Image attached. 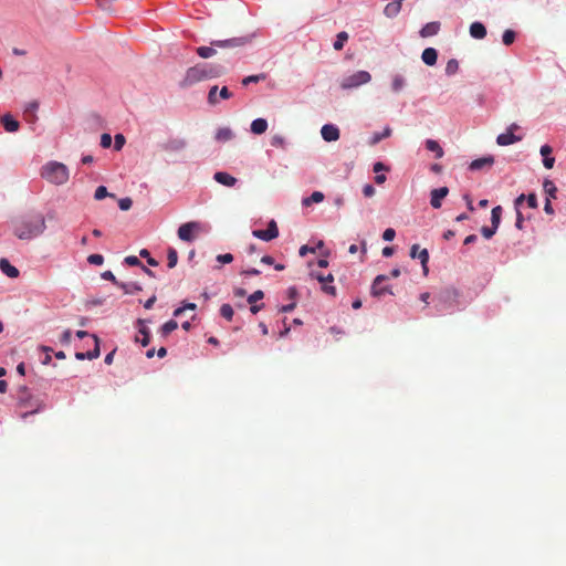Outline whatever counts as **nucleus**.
<instances>
[{
	"label": "nucleus",
	"instance_id": "obj_11",
	"mask_svg": "<svg viewBox=\"0 0 566 566\" xmlns=\"http://www.w3.org/2000/svg\"><path fill=\"white\" fill-rule=\"evenodd\" d=\"M449 193V189L447 187H441V188H437V189H433L431 191V199H430V205L432 206V208L434 209H439L441 207V201L443 198H446Z\"/></svg>",
	"mask_w": 566,
	"mask_h": 566
},
{
	"label": "nucleus",
	"instance_id": "obj_20",
	"mask_svg": "<svg viewBox=\"0 0 566 566\" xmlns=\"http://www.w3.org/2000/svg\"><path fill=\"white\" fill-rule=\"evenodd\" d=\"M421 59L424 64L432 66L437 63L438 52L433 48H427L423 50Z\"/></svg>",
	"mask_w": 566,
	"mask_h": 566
},
{
	"label": "nucleus",
	"instance_id": "obj_25",
	"mask_svg": "<svg viewBox=\"0 0 566 566\" xmlns=\"http://www.w3.org/2000/svg\"><path fill=\"white\" fill-rule=\"evenodd\" d=\"M426 147L428 150L433 151L436 154V158H441L444 154L439 143L433 139H427Z\"/></svg>",
	"mask_w": 566,
	"mask_h": 566
},
{
	"label": "nucleus",
	"instance_id": "obj_55",
	"mask_svg": "<svg viewBox=\"0 0 566 566\" xmlns=\"http://www.w3.org/2000/svg\"><path fill=\"white\" fill-rule=\"evenodd\" d=\"M376 190L373 185L367 184L363 187V193L365 197H373L375 195Z\"/></svg>",
	"mask_w": 566,
	"mask_h": 566
},
{
	"label": "nucleus",
	"instance_id": "obj_12",
	"mask_svg": "<svg viewBox=\"0 0 566 566\" xmlns=\"http://www.w3.org/2000/svg\"><path fill=\"white\" fill-rule=\"evenodd\" d=\"M138 326V333L142 335V337L136 336V342H139L142 346L146 347L150 343V335L149 329L146 326V321L139 318L137 321Z\"/></svg>",
	"mask_w": 566,
	"mask_h": 566
},
{
	"label": "nucleus",
	"instance_id": "obj_46",
	"mask_svg": "<svg viewBox=\"0 0 566 566\" xmlns=\"http://www.w3.org/2000/svg\"><path fill=\"white\" fill-rule=\"evenodd\" d=\"M87 261L94 265H102L104 263V256L102 254H91Z\"/></svg>",
	"mask_w": 566,
	"mask_h": 566
},
{
	"label": "nucleus",
	"instance_id": "obj_18",
	"mask_svg": "<svg viewBox=\"0 0 566 566\" xmlns=\"http://www.w3.org/2000/svg\"><path fill=\"white\" fill-rule=\"evenodd\" d=\"M521 139H522V137L515 136L514 133L506 132V133L500 134L497 136L496 143L500 146H509L516 142H520Z\"/></svg>",
	"mask_w": 566,
	"mask_h": 566
},
{
	"label": "nucleus",
	"instance_id": "obj_32",
	"mask_svg": "<svg viewBox=\"0 0 566 566\" xmlns=\"http://www.w3.org/2000/svg\"><path fill=\"white\" fill-rule=\"evenodd\" d=\"M347 40H348V34H347V32H345V31L339 32V33L336 35V40H335V42H334V44H333L334 49H335L336 51H340V50L344 48L345 42H346Z\"/></svg>",
	"mask_w": 566,
	"mask_h": 566
},
{
	"label": "nucleus",
	"instance_id": "obj_17",
	"mask_svg": "<svg viewBox=\"0 0 566 566\" xmlns=\"http://www.w3.org/2000/svg\"><path fill=\"white\" fill-rule=\"evenodd\" d=\"M1 123L4 127V129L9 133H14L19 129L20 124L11 114H4L1 117Z\"/></svg>",
	"mask_w": 566,
	"mask_h": 566
},
{
	"label": "nucleus",
	"instance_id": "obj_35",
	"mask_svg": "<svg viewBox=\"0 0 566 566\" xmlns=\"http://www.w3.org/2000/svg\"><path fill=\"white\" fill-rule=\"evenodd\" d=\"M265 77H266V75L264 73L256 74V75H249L242 80V85L248 86L251 83H258L260 81H264Z\"/></svg>",
	"mask_w": 566,
	"mask_h": 566
},
{
	"label": "nucleus",
	"instance_id": "obj_61",
	"mask_svg": "<svg viewBox=\"0 0 566 566\" xmlns=\"http://www.w3.org/2000/svg\"><path fill=\"white\" fill-rule=\"evenodd\" d=\"M554 163H555V159H554V157H551V156L544 157V159H543V165L547 169H552L554 167Z\"/></svg>",
	"mask_w": 566,
	"mask_h": 566
},
{
	"label": "nucleus",
	"instance_id": "obj_47",
	"mask_svg": "<svg viewBox=\"0 0 566 566\" xmlns=\"http://www.w3.org/2000/svg\"><path fill=\"white\" fill-rule=\"evenodd\" d=\"M263 297H264V293L261 290H258V291L253 292L251 295H249L248 302L250 304H253V303H256L258 301L262 300Z\"/></svg>",
	"mask_w": 566,
	"mask_h": 566
},
{
	"label": "nucleus",
	"instance_id": "obj_29",
	"mask_svg": "<svg viewBox=\"0 0 566 566\" xmlns=\"http://www.w3.org/2000/svg\"><path fill=\"white\" fill-rule=\"evenodd\" d=\"M416 259L420 260V263H421L422 269H423V273H424V275H427L428 272H429V269H428L429 252H428V250L427 249H421L419 251V253L417 254Z\"/></svg>",
	"mask_w": 566,
	"mask_h": 566
},
{
	"label": "nucleus",
	"instance_id": "obj_22",
	"mask_svg": "<svg viewBox=\"0 0 566 566\" xmlns=\"http://www.w3.org/2000/svg\"><path fill=\"white\" fill-rule=\"evenodd\" d=\"M440 30L439 22H429L422 27L420 30V35L422 38H429L436 35Z\"/></svg>",
	"mask_w": 566,
	"mask_h": 566
},
{
	"label": "nucleus",
	"instance_id": "obj_34",
	"mask_svg": "<svg viewBox=\"0 0 566 566\" xmlns=\"http://www.w3.org/2000/svg\"><path fill=\"white\" fill-rule=\"evenodd\" d=\"M391 128L387 126L381 133L374 134L370 144L376 145L381 139L389 137L391 135Z\"/></svg>",
	"mask_w": 566,
	"mask_h": 566
},
{
	"label": "nucleus",
	"instance_id": "obj_51",
	"mask_svg": "<svg viewBox=\"0 0 566 566\" xmlns=\"http://www.w3.org/2000/svg\"><path fill=\"white\" fill-rule=\"evenodd\" d=\"M217 261L223 264H228L233 261V255L231 253L219 254L217 256Z\"/></svg>",
	"mask_w": 566,
	"mask_h": 566
},
{
	"label": "nucleus",
	"instance_id": "obj_30",
	"mask_svg": "<svg viewBox=\"0 0 566 566\" xmlns=\"http://www.w3.org/2000/svg\"><path fill=\"white\" fill-rule=\"evenodd\" d=\"M501 217H502V207L501 206L494 207L491 211V223H492V227H494L495 229H497L500 226Z\"/></svg>",
	"mask_w": 566,
	"mask_h": 566
},
{
	"label": "nucleus",
	"instance_id": "obj_64",
	"mask_svg": "<svg viewBox=\"0 0 566 566\" xmlns=\"http://www.w3.org/2000/svg\"><path fill=\"white\" fill-rule=\"evenodd\" d=\"M551 153H552V147H551V146H548V145H543V146L541 147V155H542L543 157H548V156L551 155Z\"/></svg>",
	"mask_w": 566,
	"mask_h": 566
},
{
	"label": "nucleus",
	"instance_id": "obj_38",
	"mask_svg": "<svg viewBox=\"0 0 566 566\" xmlns=\"http://www.w3.org/2000/svg\"><path fill=\"white\" fill-rule=\"evenodd\" d=\"M108 196L114 197V195L108 193L107 188L105 186H98L94 193V198L96 200H102Z\"/></svg>",
	"mask_w": 566,
	"mask_h": 566
},
{
	"label": "nucleus",
	"instance_id": "obj_10",
	"mask_svg": "<svg viewBox=\"0 0 566 566\" xmlns=\"http://www.w3.org/2000/svg\"><path fill=\"white\" fill-rule=\"evenodd\" d=\"M321 135L325 142H336L339 139V129L333 124H325L321 129Z\"/></svg>",
	"mask_w": 566,
	"mask_h": 566
},
{
	"label": "nucleus",
	"instance_id": "obj_3",
	"mask_svg": "<svg viewBox=\"0 0 566 566\" xmlns=\"http://www.w3.org/2000/svg\"><path fill=\"white\" fill-rule=\"evenodd\" d=\"M251 41V36H237L227 40H216L211 42V46H199L197 48V54L202 59H209L213 56L217 51L214 48L219 49H233L240 48L248 44Z\"/></svg>",
	"mask_w": 566,
	"mask_h": 566
},
{
	"label": "nucleus",
	"instance_id": "obj_60",
	"mask_svg": "<svg viewBox=\"0 0 566 566\" xmlns=\"http://www.w3.org/2000/svg\"><path fill=\"white\" fill-rule=\"evenodd\" d=\"M523 222H524V218H523V214L522 212L520 211V209H517L516 211V222H515V227L520 230L523 229Z\"/></svg>",
	"mask_w": 566,
	"mask_h": 566
},
{
	"label": "nucleus",
	"instance_id": "obj_39",
	"mask_svg": "<svg viewBox=\"0 0 566 566\" xmlns=\"http://www.w3.org/2000/svg\"><path fill=\"white\" fill-rule=\"evenodd\" d=\"M403 86H405V78L400 75H396L394 77L392 84H391L392 91L399 92L402 90Z\"/></svg>",
	"mask_w": 566,
	"mask_h": 566
},
{
	"label": "nucleus",
	"instance_id": "obj_27",
	"mask_svg": "<svg viewBox=\"0 0 566 566\" xmlns=\"http://www.w3.org/2000/svg\"><path fill=\"white\" fill-rule=\"evenodd\" d=\"M177 328H178V323L174 319H170V321L166 322L160 327V334H161V336L167 337L170 333H172Z\"/></svg>",
	"mask_w": 566,
	"mask_h": 566
},
{
	"label": "nucleus",
	"instance_id": "obj_24",
	"mask_svg": "<svg viewBox=\"0 0 566 566\" xmlns=\"http://www.w3.org/2000/svg\"><path fill=\"white\" fill-rule=\"evenodd\" d=\"M324 200V193L321 191H314L310 197L303 198L302 205L310 207L312 203H318Z\"/></svg>",
	"mask_w": 566,
	"mask_h": 566
},
{
	"label": "nucleus",
	"instance_id": "obj_45",
	"mask_svg": "<svg viewBox=\"0 0 566 566\" xmlns=\"http://www.w3.org/2000/svg\"><path fill=\"white\" fill-rule=\"evenodd\" d=\"M132 205H133V201H132V199H130V198H128V197H126V198H122V199H119V201H118V207H119V209H120V210H123V211H127V210H129V209H130V207H132Z\"/></svg>",
	"mask_w": 566,
	"mask_h": 566
},
{
	"label": "nucleus",
	"instance_id": "obj_49",
	"mask_svg": "<svg viewBox=\"0 0 566 566\" xmlns=\"http://www.w3.org/2000/svg\"><path fill=\"white\" fill-rule=\"evenodd\" d=\"M496 230L497 229L494 227H482L481 233L485 239H491L495 234Z\"/></svg>",
	"mask_w": 566,
	"mask_h": 566
},
{
	"label": "nucleus",
	"instance_id": "obj_37",
	"mask_svg": "<svg viewBox=\"0 0 566 566\" xmlns=\"http://www.w3.org/2000/svg\"><path fill=\"white\" fill-rule=\"evenodd\" d=\"M220 314L222 317H224L227 321H231L233 317V308L230 304H223L220 307Z\"/></svg>",
	"mask_w": 566,
	"mask_h": 566
},
{
	"label": "nucleus",
	"instance_id": "obj_36",
	"mask_svg": "<svg viewBox=\"0 0 566 566\" xmlns=\"http://www.w3.org/2000/svg\"><path fill=\"white\" fill-rule=\"evenodd\" d=\"M459 70V62L455 59H451L448 61L446 65V74L447 75H453Z\"/></svg>",
	"mask_w": 566,
	"mask_h": 566
},
{
	"label": "nucleus",
	"instance_id": "obj_58",
	"mask_svg": "<svg viewBox=\"0 0 566 566\" xmlns=\"http://www.w3.org/2000/svg\"><path fill=\"white\" fill-rule=\"evenodd\" d=\"M219 96L222 99H229L230 97H232V93L229 91V88L227 86H223L219 91Z\"/></svg>",
	"mask_w": 566,
	"mask_h": 566
},
{
	"label": "nucleus",
	"instance_id": "obj_8",
	"mask_svg": "<svg viewBox=\"0 0 566 566\" xmlns=\"http://www.w3.org/2000/svg\"><path fill=\"white\" fill-rule=\"evenodd\" d=\"M187 146V142L184 138L171 137L160 144V149L166 153H180Z\"/></svg>",
	"mask_w": 566,
	"mask_h": 566
},
{
	"label": "nucleus",
	"instance_id": "obj_21",
	"mask_svg": "<svg viewBox=\"0 0 566 566\" xmlns=\"http://www.w3.org/2000/svg\"><path fill=\"white\" fill-rule=\"evenodd\" d=\"M470 35L478 40L484 39L486 36V28L481 22H473L470 25Z\"/></svg>",
	"mask_w": 566,
	"mask_h": 566
},
{
	"label": "nucleus",
	"instance_id": "obj_50",
	"mask_svg": "<svg viewBox=\"0 0 566 566\" xmlns=\"http://www.w3.org/2000/svg\"><path fill=\"white\" fill-rule=\"evenodd\" d=\"M102 277L104 280H107V281H111L113 282L116 286H118L120 284L119 281H117L116 276L113 274L112 271H105L102 273Z\"/></svg>",
	"mask_w": 566,
	"mask_h": 566
},
{
	"label": "nucleus",
	"instance_id": "obj_28",
	"mask_svg": "<svg viewBox=\"0 0 566 566\" xmlns=\"http://www.w3.org/2000/svg\"><path fill=\"white\" fill-rule=\"evenodd\" d=\"M233 137V133L230 128L228 127H223V128H220L218 129L217 134H216V139L218 142H228L230 139H232Z\"/></svg>",
	"mask_w": 566,
	"mask_h": 566
},
{
	"label": "nucleus",
	"instance_id": "obj_2",
	"mask_svg": "<svg viewBox=\"0 0 566 566\" xmlns=\"http://www.w3.org/2000/svg\"><path fill=\"white\" fill-rule=\"evenodd\" d=\"M46 228L43 214L36 213L22 220L14 229L15 235L21 240L33 239L44 232Z\"/></svg>",
	"mask_w": 566,
	"mask_h": 566
},
{
	"label": "nucleus",
	"instance_id": "obj_7",
	"mask_svg": "<svg viewBox=\"0 0 566 566\" xmlns=\"http://www.w3.org/2000/svg\"><path fill=\"white\" fill-rule=\"evenodd\" d=\"M252 235L254 238L269 242L279 237L277 224L274 220H271L268 223V228L265 230H253Z\"/></svg>",
	"mask_w": 566,
	"mask_h": 566
},
{
	"label": "nucleus",
	"instance_id": "obj_26",
	"mask_svg": "<svg viewBox=\"0 0 566 566\" xmlns=\"http://www.w3.org/2000/svg\"><path fill=\"white\" fill-rule=\"evenodd\" d=\"M400 10H401V4L399 2H391L385 7L384 13L388 18H394L400 12Z\"/></svg>",
	"mask_w": 566,
	"mask_h": 566
},
{
	"label": "nucleus",
	"instance_id": "obj_42",
	"mask_svg": "<svg viewBox=\"0 0 566 566\" xmlns=\"http://www.w3.org/2000/svg\"><path fill=\"white\" fill-rule=\"evenodd\" d=\"M217 92H218V86L217 85L210 87L209 93H208V103L209 104L216 105V104L219 103V99H218V96H217Z\"/></svg>",
	"mask_w": 566,
	"mask_h": 566
},
{
	"label": "nucleus",
	"instance_id": "obj_53",
	"mask_svg": "<svg viewBox=\"0 0 566 566\" xmlns=\"http://www.w3.org/2000/svg\"><path fill=\"white\" fill-rule=\"evenodd\" d=\"M527 206L532 209L537 208V197L535 193H530L526 196Z\"/></svg>",
	"mask_w": 566,
	"mask_h": 566
},
{
	"label": "nucleus",
	"instance_id": "obj_56",
	"mask_svg": "<svg viewBox=\"0 0 566 566\" xmlns=\"http://www.w3.org/2000/svg\"><path fill=\"white\" fill-rule=\"evenodd\" d=\"M112 144V137L109 134H103L101 137V146L103 148H108Z\"/></svg>",
	"mask_w": 566,
	"mask_h": 566
},
{
	"label": "nucleus",
	"instance_id": "obj_1",
	"mask_svg": "<svg viewBox=\"0 0 566 566\" xmlns=\"http://www.w3.org/2000/svg\"><path fill=\"white\" fill-rule=\"evenodd\" d=\"M224 66L220 64L199 63L187 70L184 84L192 85L200 81L219 77L220 75L224 74Z\"/></svg>",
	"mask_w": 566,
	"mask_h": 566
},
{
	"label": "nucleus",
	"instance_id": "obj_44",
	"mask_svg": "<svg viewBox=\"0 0 566 566\" xmlns=\"http://www.w3.org/2000/svg\"><path fill=\"white\" fill-rule=\"evenodd\" d=\"M544 190L549 195V197L555 198V193L557 191V188H556V186L554 185L553 181L546 180L544 182Z\"/></svg>",
	"mask_w": 566,
	"mask_h": 566
},
{
	"label": "nucleus",
	"instance_id": "obj_23",
	"mask_svg": "<svg viewBox=\"0 0 566 566\" xmlns=\"http://www.w3.org/2000/svg\"><path fill=\"white\" fill-rule=\"evenodd\" d=\"M268 129V122L264 118H256L251 123V132L256 135L265 133Z\"/></svg>",
	"mask_w": 566,
	"mask_h": 566
},
{
	"label": "nucleus",
	"instance_id": "obj_54",
	"mask_svg": "<svg viewBox=\"0 0 566 566\" xmlns=\"http://www.w3.org/2000/svg\"><path fill=\"white\" fill-rule=\"evenodd\" d=\"M322 290L328 294V295H332V296H335L336 295V287L334 285H331L329 283H323L322 284Z\"/></svg>",
	"mask_w": 566,
	"mask_h": 566
},
{
	"label": "nucleus",
	"instance_id": "obj_16",
	"mask_svg": "<svg viewBox=\"0 0 566 566\" xmlns=\"http://www.w3.org/2000/svg\"><path fill=\"white\" fill-rule=\"evenodd\" d=\"M493 164H494V157L493 156H485V157H482V158L474 159L470 164L469 168L471 170H481L484 167H491Z\"/></svg>",
	"mask_w": 566,
	"mask_h": 566
},
{
	"label": "nucleus",
	"instance_id": "obj_62",
	"mask_svg": "<svg viewBox=\"0 0 566 566\" xmlns=\"http://www.w3.org/2000/svg\"><path fill=\"white\" fill-rule=\"evenodd\" d=\"M71 338H72V333L70 329H66L61 336V342L64 344H69L71 342Z\"/></svg>",
	"mask_w": 566,
	"mask_h": 566
},
{
	"label": "nucleus",
	"instance_id": "obj_6",
	"mask_svg": "<svg viewBox=\"0 0 566 566\" xmlns=\"http://www.w3.org/2000/svg\"><path fill=\"white\" fill-rule=\"evenodd\" d=\"M203 231L202 224L198 221L182 223L178 228V238L185 242H192Z\"/></svg>",
	"mask_w": 566,
	"mask_h": 566
},
{
	"label": "nucleus",
	"instance_id": "obj_43",
	"mask_svg": "<svg viewBox=\"0 0 566 566\" xmlns=\"http://www.w3.org/2000/svg\"><path fill=\"white\" fill-rule=\"evenodd\" d=\"M139 255L142 258H145L147 260V263L150 265V266H157L158 265V262L150 256V253L147 249H142L140 252H139Z\"/></svg>",
	"mask_w": 566,
	"mask_h": 566
},
{
	"label": "nucleus",
	"instance_id": "obj_9",
	"mask_svg": "<svg viewBox=\"0 0 566 566\" xmlns=\"http://www.w3.org/2000/svg\"><path fill=\"white\" fill-rule=\"evenodd\" d=\"M388 277L386 275H378L373 282L371 286V294L374 296H382L386 293L392 294V292L389 290L388 286H382V282L386 281Z\"/></svg>",
	"mask_w": 566,
	"mask_h": 566
},
{
	"label": "nucleus",
	"instance_id": "obj_57",
	"mask_svg": "<svg viewBox=\"0 0 566 566\" xmlns=\"http://www.w3.org/2000/svg\"><path fill=\"white\" fill-rule=\"evenodd\" d=\"M125 144V137L122 134L115 135V149L119 150Z\"/></svg>",
	"mask_w": 566,
	"mask_h": 566
},
{
	"label": "nucleus",
	"instance_id": "obj_15",
	"mask_svg": "<svg viewBox=\"0 0 566 566\" xmlns=\"http://www.w3.org/2000/svg\"><path fill=\"white\" fill-rule=\"evenodd\" d=\"M0 270L8 277L15 279L19 276V270L12 265L7 259H0Z\"/></svg>",
	"mask_w": 566,
	"mask_h": 566
},
{
	"label": "nucleus",
	"instance_id": "obj_40",
	"mask_svg": "<svg viewBox=\"0 0 566 566\" xmlns=\"http://www.w3.org/2000/svg\"><path fill=\"white\" fill-rule=\"evenodd\" d=\"M502 41L505 45H511L515 41V32L513 30H505Z\"/></svg>",
	"mask_w": 566,
	"mask_h": 566
},
{
	"label": "nucleus",
	"instance_id": "obj_63",
	"mask_svg": "<svg viewBox=\"0 0 566 566\" xmlns=\"http://www.w3.org/2000/svg\"><path fill=\"white\" fill-rule=\"evenodd\" d=\"M156 301H157L156 295L150 296V297H149V298L144 303V307H145L146 310H150V308L154 306V304H155V302H156Z\"/></svg>",
	"mask_w": 566,
	"mask_h": 566
},
{
	"label": "nucleus",
	"instance_id": "obj_41",
	"mask_svg": "<svg viewBox=\"0 0 566 566\" xmlns=\"http://www.w3.org/2000/svg\"><path fill=\"white\" fill-rule=\"evenodd\" d=\"M271 146L276 148H284L285 147V138L282 135H274L271 138Z\"/></svg>",
	"mask_w": 566,
	"mask_h": 566
},
{
	"label": "nucleus",
	"instance_id": "obj_48",
	"mask_svg": "<svg viewBox=\"0 0 566 566\" xmlns=\"http://www.w3.org/2000/svg\"><path fill=\"white\" fill-rule=\"evenodd\" d=\"M125 263L128 264L129 266H143V263L140 262V260L135 256V255H128L125 258Z\"/></svg>",
	"mask_w": 566,
	"mask_h": 566
},
{
	"label": "nucleus",
	"instance_id": "obj_31",
	"mask_svg": "<svg viewBox=\"0 0 566 566\" xmlns=\"http://www.w3.org/2000/svg\"><path fill=\"white\" fill-rule=\"evenodd\" d=\"M118 287H120L124 291L125 294H134L136 292L142 291V286L138 285L137 283H124V282H120Z\"/></svg>",
	"mask_w": 566,
	"mask_h": 566
},
{
	"label": "nucleus",
	"instance_id": "obj_59",
	"mask_svg": "<svg viewBox=\"0 0 566 566\" xmlns=\"http://www.w3.org/2000/svg\"><path fill=\"white\" fill-rule=\"evenodd\" d=\"M316 279L323 284V283H332L334 281V276L332 274H327V275H322V274H318L316 275Z\"/></svg>",
	"mask_w": 566,
	"mask_h": 566
},
{
	"label": "nucleus",
	"instance_id": "obj_19",
	"mask_svg": "<svg viewBox=\"0 0 566 566\" xmlns=\"http://www.w3.org/2000/svg\"><path fill=\"white\" fill-rule=\"evenodd\" d=\"M39 108V103L36 101H32L28 103L24 107V116L25 119L30 123H34L38 119L36 111Z\"/></svg>",
	"mask_w": 566,
	"mask_h": 566
},
{
	"label": "nucleus",
	"instance_id": "obj_4",
	"mask_svg": "<svg viewBox=\"0 0 566 566\" xmlns=\"http://www.w3.org/2000/svg\"><path fill=\"white\" fill-rule=\"evenodd\" d=\"M41 177L54 185H64L70 178L67 167L59 161H49L41 168Z\"/></svg>",
	"mask_w": 566,
	"mask_h": 566
},
{
	"label": "nucleus",
	"instance_id": "obj_13",
	"mask_svg": "<svg viewBox=\"0 0 566 566\" xmlns=\"http://www.w3.org/2000/svg\"><path fill=\"white\" fill-rule=\"evenodd\" d=\"M93 339H94V343H95V346H94V349L93 350H88L86 353H76L75 354V357L76 359L78 360H84V359H95L99 356V342H98V338L97 336L95 335H92Z\"/></svg>",
	"mask_w": 566,
	"mask_h": 566
},
{
	"label": "nucleus",
	"instance_id": "obj_14",
	"mask_svg": "<svg viewBox=\"0 0 566 566\" xmlns=\"http://www.w3.org/2000/svg\"><path fill=\"white\" fill-rule=\"evenodd\" d=\"M213 179L226 187H233L237 184V178L226 171H217L213 175Z\"/></svg>",
	"mask_w": 566,
	"mask_h": 566
},
{
	"label": "nucleus",
	"instance_id": "obj_33",
	"mask_svg": "<svg viewBox=\"0 0 566 566\" xmlns=\"http://www.w3.org/2000/svg\"><path fill=\"white\" fill-rule=\"evenodd\" d=\"M167 261H168V268L172 269L177 265L178 262V253L176 249L169 248L167 251Z\"/></svg>",
	"mask_w": 566,
	"mask_h": 566
},
{
	"label": "nucleus",
	"instance_id": "obj_5",
	"mask_svg": "<svg viewBox=\"0 0 566 566\" xmlns=\"http://www.w3.org/2000/svg\"><path fill=\"white\" fill-rule=\"evenodd\" d=\"M371 81V75L367 71H357L356 73L352 75L344 76L340 82L339 86L342 90H354L358 88L359 86L367 84Z\"/></svg>",
	"mask_w": 566,
	"mask_h": 566
},
{
	"label": "nucleus",
	"instance_id": "obj_52",
	"mask_svg": "<svg viewBox=\"0 0 566 566\" xmlns=\"http://www.w3.org/2000/svg\"><path fill=\"white\" fill-rule=\"evenodd\" d=\"M396 237V231L392 228H388L382 233V239L385 241H392Z\"/></svg>",
	"mask_w": 566,
	"mask_h": 566
}]
</instances>
